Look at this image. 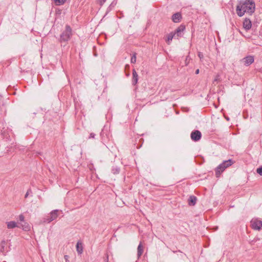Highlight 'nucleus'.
I'll use <instances>...</instances> for the list:
<instances>
[{"label": "nucleus", "instance_id": "6", "mask_svg": "<svg viewBox=\"0 0 262 262\" xmlns=\"http://www.w3.org/2000/svg\"><path fill=\"white\" fill-rule=\"evenodd\" d=\"M202 136L201 133L198 130H194L191 133V139L194 141H199Z\"/></svg>", "mask_w": 262, "mask_h": 262}, {"label": "nucleus", "instance_id": "1", "mask_svg": "<svg viewBox=\"0 0 262 262\" xmlns=\"http://www.w3.org/2000/svg\"><path fill=\"white\" fill-rule=\"evenodd\" d=\"M255 5L252 0H246L243 2H240L237 6L236 11L237 14L241 17L245 13L252 14L255 11Z\"/></svg>", "mask_w": 262, "mask_h": 262}, {"label": "nucleus", "instance_id": "9", "mask_svg": "<svg viewBox=\"0 0 262 262\" xmlns=\"http://www.w3.org/2000/svg\"><path fill=\"white\" fill-rule=\"evenodd\" d=\"M185 29V26L181 25L180 27H179L175 31V33L174 34H176V35H177V37H181L182 35V33L184 31V30Z\"/></svg>", "mask_w": 262, "mask_h": 262}, {"label": "nucleus", "instance_id": "12", "mask_svg": "<svg viewBox=\"0 0 262 262\" xmlns=\"http://www.w3.org/2000/svg\"><path fill=\"white\" fill-rule=\"evenodd\" d=\"M143 249L144 247L142 245V243H140L139 245H138V248H137V256L138 258H139L140 256L142 255L143 252Z\"/></svg>", "mask_w": 262, "mask_h": 262}, {"label": "nucleus", "instance_id": "25", "mask_svg": "<svg viewBox=\"0 0 262 262\" xmlns=\"http://www.w3.org/2000/svg\"><path fill=\"white\" fill-rule=\"evenodd\" d=\"M138 76L137 73L136 72V70L134 69L133 70V77H136Z\"/></svg>", "mask_w": 262, "mask_h": 262}, {"label": "nucleus", "instance_id": "19", "mask_svg": "<svg viewBox=\"0 0 262 262\" xmlns=\"http://www.w3.org/2000/svg\"><path fill=\"white\" fill-rule=\"evenodd\" d=\"M136 54L134 53L131 58L130 61L133 63H135L136 62Z\"/></svg>", "mask_w": 262, "mask_h": 262}, {"label": "nucleus", "instance_id": "27", "mask_svg": "<svg viewBox=\"0 0 262 262\" xmlns=\"http://www.w3.org/2000/svg\"><path fill=\"white\" fill-rule=\"evenodd\" d=\"M106 0H99V3L100 5L102 6L105 2Z\"/></svg>", "mask_w": 262, "mask_h": 262}, {"label": "nucleus", "instance_id": "5", "mask_svg": "<svg viewBox=\"0 0 262 262\" xmlns=\"http://www.w3.org/2000/svg\"><path fill=\"white\" fill-rule=\"evenodd\" d=\"M58 210H54L52 211L51 212L50 215L45 219L47 222L48 223H50L52 221H54L55 220L58 216Z\"/></svg>", "mask_w": 262, "mask_h": 262}, {"label": "nucleus", "instance_id": "20", "mask_svg": "<svg viewBox=\"0 0 262 262\" xmlns=\"http://www.w3.org/2000/svg\"><path fill=\"white\" fill-rule=\"evenodd\" d=\"M138 76L133 77V80H132L133 84L136 85L137 84V83L138 82Z\"/></svg>", "mask_w": 262, "mask_h": 262}, {"label": "nucleus", "instance_id": "10", "mask_svg": "<svg viewBox=\"0 0 262 262\" xmlns=\"http://www.w3.org/2000/svg\"><path fill=\"white\" fill-rule=\"evenodd\" d=\"M181 18V14L180 13H176L172 16V19L174 23L179 22Z\"/></svg>", "mask_w": 262, "mask_h": 262}, {"label": "nucleus", "instance_id": "8", "mask_svg": "<svg viewBox=\"0 0 262 262\" xmlns=\"http://www.w3.org/2000/svg\"><path fill=\"white\" fill-rule=\"evenodd\" d=\"M7 227L9 229H14L16 227H20L19 225L15 221L6 222Z\"/></svg>", "mask_w": 262, "mask_h": 262}, {"label": "nucleus", "instance_id": "33", "mask_svg": "<svg viewBox=\"0 0 262 262\" xmlns=\"http://www.w3.org/2000/svg\"><path fill=\"white\" fill-rule=\"evenodd\" d=\"M108 255H107V256H106V260H107V262H108Z\"/></svg>", "mask_w": 262, "mask_h": 262}, {"label": "nucleus", "instance_id": "23", "mask_svg": "<svg viewBox=\"0 0 262 262\" xmlns=\"http://www.w3.org/2000/svg\"><path fill=\"white\" fill-rule=\"evenodd\" d=\"M256 171L259 175L262 176V167L258 168Z\"/></svg>", "mask_w": 262, "mask_h": 262}, {"label": "nucleus", "instance_id": "22", "mask_svg": "<svg viewBox=\"0 0 262 262\" xmlns=\"http://www.w3.org/2000/svg\"><path fill=\"white\" fill-rule=\"evenodd\" d=\"M112 171L114 174L118 173L119 172V169L118 168H113Z\"/></svg>", "mask_w": 262, "mask_h": 262}, {"label": "nucleus", "instance_id": "11", "mask_svg": "<svg viewBox=\"0 0 262 262\" xmlns=\"http://www.w3.org/2000/svg\"><path fill=\"white\" fill-rule=\"evenodd\" d=\"M244 28L248 30L251 27V22L249 19H246L243 22Z\"/></svg>", "mask_w": 262, "mask_h": 262}, {"label": "nucleus", "instance_id": "24", "mask_svg": "<svg viewBox=\"0 0 262 262\" xmlns=\"http://www.w3.org/2000/svg\"><path fill=\"white\" fill-rule=\"evenodd\" d=\"M19 220L20 222H24L25 217L23 214H20L19 215Z\"/></svg>", "mask_w": 262, "mask_h": 262}, {"label": "nucleus", "instance_id": "7", "mask_svg": "<svg viewBox=\"0 0 262 262\" xmlns=\"http://www.w3.org/2000/svg\"><path fill=\"white\" fill-rule=\"evenodd\" d=\"M242 61L246 66H248L254 62V58L252 56H247L242 59Z\"/></svg>", "mask_w": 262, "mask_h": 262}, {"label": "nucleus", "instance_id": "29", "mask_svg": "<svg viewBox=\"0 0 262 262\" xmlns=\"http://www.w3.org/2000/svg\"><path fill=\"white\" fill-rule=\"evenodd\" d=\"M30 192H31V190L30 189L28 190L27 192H26V193L25 195V198H27L28 197V196Z\"/></svg>", "mask_w": 262, "mask_h": 262}, {"label": "nucleus", "instance_id": "16", "mask_svg": "<svg viewBox=\"0 0 262 262\" xmlns=\"http://www.w3.org/2000/svg\"><path fill=\"white\" fill-rule=\"evenodd\" d=\"M175 36H176V34H174L173 33H171L168 34V35L167 36V39L166 40L168 44L169 43V42L172 40V38L173 37H174Z\"/></svg>", "mask_w": 262, "mask_h": 262}, {"label": "nucleus", "instance_id": "2", "mask_svg": "<svg viewBox=\"0 0 262 262\" xmlns=\"http://www.w3.org/2000/svg\"><path fill=\"white\" fill-rule=\"evenodd\" d=\"M234 163L233 161L230 159L224 161L222 163L220 164L216 169L215 174L217 177H219L221 173L226 168L231 166Z\"/></svg>", "mask_w": 262, "mask_h": 262}, {"label": "nucleus", "instance_id": "3", "mask_svg": "<svg viewBox=\"0 0 262 262\" xmlns=\"http://www.w3.org/2000/svg\"><path fill=\"white\" fill-rule=\"evenodd\" d=\"M72 35V29L70 26H67L66 30L60 35V39L62 41L68 40Z\"/></svg>", "mask_w": 262, "mask_h": 262}, {"label": "nucleus", "instance_id": "28", "mask_svg": "<svg viewBox=\"0 0 262 262\" xmlns=\"http://www.w3.org/2000/svg\"><path fill=\"white\" fill-rule=\"evenodd\" d=\"M219 80H220V76H219V75H217L215 77V79H214V82H217V81H218Z\"/></svg>", "mask_w": 262, "mask_h": 262}, {"label": "nucleus", "instance_id": "13", "mask_svg": "<svg viewBox=\"0 0 262 262\" xmlns=\"http://www.w3.org/2000/svg\"><path fill=\"white\" fill-rule=\"evenodd\" d=\"M196 200H197L195 196H194V195L190 196V197L189 198L188 200V204L190 206H194L196 203Z\"/></svg>", "mask_w": 262, "mask_h": 262}, {"label": "nucleus", "instance_id": "26", "mask_svg": "<svg viewBox=\"0 0 262 262\" xmlns=\"http://www.w3.org/2000/svg\"><path fill=\"white\" fill-rule=\"evenodd\" d=\"M198 56L199 57V58L201 60L203 58V53H201V52H199Z\"/></svg>", "mask_w": 262, "mask_h": 262}, {"label": "nucleus", "instance_id": "17", "mask_svg": "<svg viewBox=\"0 0 262 262\" xmlns=\"http://www.w3.org/2000/svg\"><path fill=\"white\" fill-rule=\"evenodd\" d=\"M6 245V242L5 241H2L0 245V251L2 252H4L5 250V247Z\"/></svg>", "mask_w": 262, "mask_h": 262}, {"label": "nucleus", "instance_id": "32", "mask_svg": "<svg viewBox=\"0 0 262 262\" xmlns=\"http://www.w3.org/2000/svg\"><path fill=\"white\" fill-rule=\"evenodd\" d=\"M64 257L65 259L67 260L68 259V255H65L64 256Z\"/></svg>", "mask_w": 262, "mask_h": 262}, {"label": "nucleus", "instance_id": "21", "mask_svg": "<svg viewBox=\"0 0 262 262\" xmlns=\"http://www.w3.org/2000/svg\"><path fill=\"white\" fill-rule=\"evenodd\" d=\"M190 58H189V55H188L186 59H185V66H187L188 64V63H189L190 62Z\"/></svg>", "mask_w": 262, "mask_h": 262}, {"label": "nucleus", "instance_id": "18", "mask_svg": "<svg viewBox=\"0 0 262 262\" xmlns=\"http://www.w3.org/2000/svg\"><path fill=\"white\" fill-rule=\"evenodd\" d=\"M66 0H54V2L56 5L59 6L63 4L66 2Z\"/></svg>", "mask_w": 262, "mask_h": 262}, {"label": "nucleus", "instance_id": "31", "mask_svg": "<svg viewBox=\"0 0 262 262\" xmlns=\"http://www.w3.org/2000/svg\"><path fill=\"white\" fill-rule=\"evenodd\" d=\"M199 72H200L199 69H197V70L195 71V74H198L199 73Z\"/></svg>", "mask_w": 262, "mask_h": 262}, {"label": "nucleus", "instance_id": "4", "mask_svg": "<svg viewBox=\"0 0 262 262\" xmlns=\"http://www.w3.org/2000/svg\"><path fill=\"white\" fill-rule=\"evenodd\" d=\"M251 228L255 230H260L262 227V221L256 218L252 219L250 222Z\"/></svg>", "mask_w": 262, "mask_h": 262}, {"label": "nucleus", "instance_id": "15", "mask_svg": "<svg viewBox=\"0 0 262 262\" xmlns=\"http://www.w3.org/2000/svg\"><path fill=\"white\" fill-rule=\"evenodd\" d=\"M76 250L79 254H81L83 251V248L81 243L78 242L76 245Z\"/></svg>", "mask_w": 262, "mask_h": 262}, {"label": "nucleus", "instance_id": "30", "mask_svg": "<svg viewBox=\"0 0 262 262\" xmlns=\"http://www.w3.org/2000/svg\"><path fill=\"white\" fill-rule=\"evenodd\" d=\"M95 135L94 133H91L90 138H94Z\"/></svg>", "mask_w": 262, "mask_h": 262}, {"label": "nucleus", "instance_id": "14", "mask_svg": "<svg viewBox=\"0 0 262 262\" xmlns=\"http://www.w3.org/2000/svg\"><path fill=\"white\" fill-rule=\"evenodd\" d=\"M19 226H20L19 228H21L24 230L25 231H28L30 229V226L26 222H24V224H20Z\"/></svg>", "mask_w": 262, "mask_h": 262}]
</instances>
